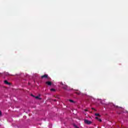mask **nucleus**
Masks as SVG:
<instances>
[{"label":"nucleus","mask_w":128,"mask_h":128,"mask_svg":"<svg viewBox=\"0 0 128 128\" xmlns=\"http://www.w3.org/2000/svg\"><path fill=\"white\" fill-rule=\"evenodd\" d=\"M2 116V111L0 110V116Z\"/></svg>","instance_id":"obj_12"},{"label":"nucleus","mask_w":128,"mask_h":128,"mask_svg":"<svg viewBox=\"0 0 128 128\" xmlns=\"http://www.w3.org/2000/svg\"><path fill=\"white\" fill-rule=\"evenodd\" d=\"M35 98H36V100H40V98L38 96H36Z\"/></svg>","instance_id":"obj_8"},{"label":"nucleus","mask_w":128,"mask_h":128,"mask_svg":"<svg viewBox=\"0 0 128 128\" xmlns=\"http://www.w3.org/2000/svg\"><path fill=\"white\" fill-rule=\"evenodd\" d=\"M69 102H72V103L74 102V100H69Z\"/></svg>","instance_id":"obj_9"},{"label":"nucleus","mask_w":128,"mask_h":128,"mask_svg":"<svg viewBox=\"0 0 128 128\" xmlns=\"http://www.w3.org/2000/svg\"><path fill=\"white\" fill-rule=\"evenodd\" d=\"M41 78H46L47 80H50V76H48V75L47 74H45L41 76Z\"/></svg>","instance_id":"obj_1"},{"label":"nucleus","mask_w":128,"mask_h":128,"mask_svg":"<svg viewBox=\"0 0 128 128\" xmlns=\"http://www.w3.org/2000/svg\"><path fill=\"white\" fill-rule=\"evenodd\" d=\"M56 100H54V102H56Z\"/></svg>","instance_id":"obj_18"},{"label":"nucleus","mask_w":128,"mask_h":128,"mask_svg":"<svg viewBox=\"0 0 128 128\" xmlns=\"http://www.w3.org/2000/svg\"><path fill=\"white\" fill-rule=\"evenodd\" d=\"M92 110H94V108H92Z\"/></svg>","instance_id":"obj_19"},{"label":"nucleus","mask_w":128,"mask_h":128,"mask_svg":"<svg viewBox=\"0 0 128 128\" xmlns=\"http://www.w3.org/2000/svg\"><path fill=\"white\" fill-rule=\"evenodd\" d=\"M77 128H78V127H76Z\"/></svg>","instance_id":"obj_20"},{"label":"nucleus","mask_w":128,"mask_h":128,"mask_svg":"<svg viewBox=\"0 0 128 128\" xmlns=\"http://www.w3.org/2000/svg\"><path fill=\"white\" fill-rule=\"evenodd\" d=\"M86 110V112H88V110Z\"/></svg>","instance_id":"obj_17"},{"label":"nucleus","mask_w":128,"mask_h":128,"mask_svg":"<svg viewBox=\"0 0 128 128\" xmlns=\"http://www.w3.org/2000/svg\"><path fill=\"white\" fill-rule=\"evenodd\" d=\"M6 76H8V73H6Z\"/></svg>","instance_id":"obj_16"},{"label":"nucleus","mask_w":128,"mask_h":128,"mask_svg":"<svg viewBox=\"0 0 128 128\" xmlns=\"http://www.w3.org/2000/svg\"><path fill=\"white\" fill-rule=\"evenodd\" d=\"M60 84H62V86H64V84L62 82H60Z\"/></svg>","instance_id":"obj_10"},{"label":"nucleus","mask_w":128,"mask_h":128,"mask_svg":"<svg viewBox=\"0 0 128 128\" xmlns=\"http://www.w3.org/2000/svg\"><path fill=\"white\" fill-rule=\"evenodd\" d=\"M95 116H100V115L98 113H96Z\"/></svg>","instance_id":"obj_6"},{"label":"nucleus","mask_w":128,"mask_h":128,"mask_svg":"<svg viewBox=\"0 0 128 128\" xmlns=\"http://www.w3.org/2000/svg\"><path fill=\"white\" fill-rule=\"evenodd\" d=\"M31 96L34 98V96L32 95V94Z\"/></svg>","instance_id":"obj_15"},{"label":"nucleus","mask_w":128,"mask_h":128,"mask_svg":"<svg viewBox=\"0 0 128 128\" xmlns=\"http://www.w3.org/2000/svg\"><path fill=\"white\" fill-rule=\"evenodd\" d=\"M46 84H48V86H52V82L48 81L46 82Z\"/></svg>","instance_id":"obj_4"},{"label":"nucleus","mask_w":128,"mask_h":128,"mask_svg":"<svg viewBox=\"0 0 128 128\" xmlns=\"http://www.w3.org/2000/svg\"><path fill=\"white\" fill-rule=\"evenodd\" d=\"M76 94H80V92H76Z\"/></svg>","instance_id":"obj_11"},{"label":"nucleus","mask_w":128,"mask_h":128,"mask_svg":"<svg viewBox=\"0 0 128 128\" xmlns=\"http://www.w3.org/2000/svg\"><path fill=\"white\" fill-rule=\"evenodd\" d=\"M50 90L51 92H56V89H54V88H51V89H50Z\"/></svg>","instance_id":"obj_7"},{"label":"nucleus","mask_w":128,"mask_h":128,"mask_svg":"<svg viewBox=\"0 0 128 128\" xmlns=\"http://www.w3.org/2000/svg\"><path fill=\"white\" fill-rule=\"evenodd\" d=\"M84 124H92V121L88 120H84Z\"/></svg>","instance_id":"obj_2"},{"label":"nucleus","mask_w":128,"mask_h":128,"mask_svg":"<svg viewBox=\"0 0 128 128\" xmlns=\"http://www.w3.org/2000/svg\"><path fill=\"white\" fill-rule=\"evenodd\" d=\"M98 120L99 121V122H102V119H98Z\"/></svg>","instance_id":"obj_14"},{"label":"nucleus","mask_w":128,"mask_h":128,"mask_svg":"<svg viewBox=\"0 0 128 128\" xmlns=\"http://www.w3.org/2000/svg\"><path fill=\"white\" fill-rule=\"evenodd\" d=\"M4 84H8V86H10V83L8 82V80H5L4 81Z\"/></svg>","instance_id":"obj_3"},{"label":"nucleus","mask_w":128,"mask_h":128,"mask_svg":"<svg viewBox=\"0 0 128 128\" xmlns=\"http://www.w3.org/2000/svg\"><path fill=\"white\" fill-rule=\"evenodd\" d=\"M62 88H64V90H66L68 88V86L64 84L62 86Z\"/></svg>","instance_id":"obj_5"},{"label":"nucleus","mask_w":128,"mask_h":128,"mask_svg":"<svg viewBox=\"0 0 128 128\" xmlns=\"http://www.w3.org/2000/svg\"><path fill=\"white\" fill-rule=\"evenodd\" d=\"M100 118H98V117H96V120H98V119H99Z\"/></svg>","instance_id":"obj_13"}]
</instances>
